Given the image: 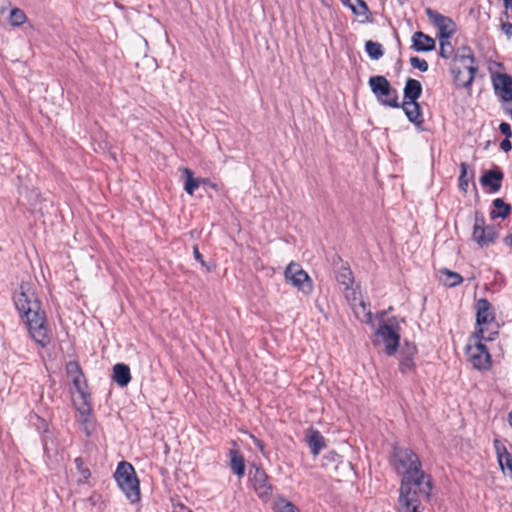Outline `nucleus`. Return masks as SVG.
<instances>
[{
	"label": "nucleus",
	"mask_w": 512,
	"mask_h": 512,
	"mask_svg": "<svg viewBox=\"0 0 512 512\" xmlns=\"http://www.w3.org/2000/svg\"><path fill=\"white\" fill-rule=\"evenodd\" d=\"M493 329L498 331L493 307L487 299H479L476 303V330L473 334L488 335Z\"/></svg>",
	"instance_id": "nucleus-7"
},
{
	"label": "nucleus",
	"mask_w": 512,
	"mask_h": 512,
	"mask_svg": "<svg viewBox=\"0 0 512 512\" xmlns=\"http://www.w3.org/2000/svg\"><path fill=\"white\" fill-rule=\"evenodd\" d=\"M354 310L355 316L363 323L371 321V311L369 306L362 300L355 305L351 306Z\"/></svg>",
	"instance_id": "nucleus-25"
},
{
	"label": "nucleus",
	"mask_w": 512,
	"mask_h": 512,
	"mask_svg": "<svg viewBox=\"0 0 512 512\" xmlns=\"http://www.w3.org/2000/svg\"><path fill=\"white\" fill-rule=\"evenodd\" d=\"M344 6L351 9L352 13L359 18L360 22L365 23L370 19V12L367 4L363 0H341Z\"/></svg>",
	"instance_id": "nucleus-15"
},
{
	"label": "nucleus",
	"mask_w": 512,
	"mask_h": 512,
	"mask_svg": "<svg viewBox=\"0 0 512 512\" xmlns=\"http://www.w3.org/2000/svg\"><path fill=\"white\" fill-rule=\"evenodd\" d=\"M15 305L33 341L41 347L48 346L52 333L41 304L28 284L21 285L20 292L15 296Z\"/></svg>",
	"instance_id": "nucleus-2"
},
{
	"label": "nucleus",
	"mask_w": 512,
	"mask_h": 512,
	"mask_svg": "<svg viewBox=\"0 0 512 512\" xmlns=\"http://www.w3.org/2000/svg\"><path fill=\"white\" fill-rule=\"evenodd\" d=\"M399 334L387 324L380 326L376 333V342L383 343L387 355H393L399 345Z\"/></svg>",
	"instance_id": "nucleus-11"
},
{
	"label": "nucleus",
	"mask_w": 512,
	"mask_h": 512,
	"mask_svg": "<svg viewBox=\"0 0 512 512\" xmlns=\"http://www.w3.org/2000/svg\"><path fill=\"white\" fill-rule=\"evenodd\" d=\"M412 47L419 52L431 51L435 48V40L423 32L414 33Z\"/></svg>",
	"instance_id": "nucleus-17"
},
{
	"label": "nucleus",
	"mask_w": 512,
	"mask_h": 512,
	"mask_svg": "<svg viewBox=\"0 0 512 512\" xmlns=\"http://www.w3.org/2000/svg\"><path fill=\"white\" fill-rule=\"evenodd\" d=\"M78 421L81 424L82 430L85 432V434L87 436L91 435L95 429V424L91 414H86L85 416L79 415Z\"/></svg>",
	"instance_id": "nucleus-31"
},
{
	"label": "nucleus",
	"mask_w": 512,
	"mask_h": 512,
	"mask_svg": "<svg viewBox=\"0 0 512 512\" xmlns=\"http://www.w3.org/2000/svg\"><path fill=\"white\" fill-rule=\"evenodd\" d=\"M504 242L507 244V245H510L512 246V234H509L505 237L504 239Z\"/></svg>",
	"instance_id": "nucleus-45"
},
{
	"label": "nucleus",
	"mask_w": 512,
	"mask_h": 512,
	"mask_svg": "<svg viewBox=\"0 0 512 512\" xmlns=\"http://www.w3.org/2000/svg\"><path fill=\"white\" fill-rule=\"evenodd\" d=\"M472 238L481 248L489 246L497 238L495 229L485 226L484 218L478 213L475 216Z\"/></svg>",
	"instance_id": "nucleus-9"
},
{
	"label": "nucleus",
	"mask_w": 512,
	"mask_h": 512,
	"mask_svg": "<svg viewBox=\"0 0 512 512\" xmlns=\"http://www.w3.org/2000/svg\"><path fill=\"white\" fill-rule=\"evenodd\" d=\"M478 70L474 56L467 47L459 49L453 57L451 73L456 86L469 88Z\"/></svg>",
	"instance_id": "nucleus-3"
},
{
	"label": "nucleus",
	"mask_w": 512,
	"mask_h": 512,
	"mask_svg": "<svg viewBox=\"0 0 512 512\" xmlns=\"http://www.w3.org/2000/svg\"><path fill=\"white\" fill-rule=\"evenodd\" d=\"M450 38H439L440 50L439 54L442 58H449L453 54V47L450 43Z\"/></svg>",
	"instance_id": "nucleus-32"
},
{
	"label": "nucleus",
	"mask_w": 512,
	"mask_h": 512,
	"mask_svg": "<svg viewBox=\"0 0 512 512\" xmlns=\"http://www.w3.org/2000/svg\"><path fill=\"white\" fill-rule=\"evenodd\" d=\"M390 464L402 476L398 512H421V501L429 498L432 484L422 470L418 455L410 448L395 445L390 455Z\"/></svg>",
	"instance_id": "nucleus-1"
},
{
	"label": "nucleus",
	"mask_w": 512,
	"mask_h": 512,
	"mask_svg": "<svg viewBox=\"0 0 512 512\" xmlns=\"http://www.w3.org/2000/svg\"><path fill=\"white\" fill-rule=\"evenodd\" d=\"M474 177V173L471 172L470 178L472 179Z\"/></svg>",
	"instance_id": "nucleus-47"
},
{
	"label": "nucleus",
	"mask_w": 512,
	"mask_h": 512,
	"mask_svg": "<svg viewBox=\"0 0 512 512\" xmlns=\"http://www.w3.org/2000/svg\"><path fill=\"white\" fill-rule=\"evenodd\" d=\"M500 147L503 151L505 152H508L512 149V144L509 140V138L506 137V139H504L501 144H500Z\"/></svg>",
	"instance_id": "nucleus-43"
},
{
	"label": "nucleus",
	"mask_w": 512,
	"mask_h": 512,
	"mask_svg": "<svg viewBox=\"0 0 512 512\" xmlns=\"http://www.w3.org/2000/svg\"><path fill=\"white\" fill-rule=\"evenodd\" d=\"M494 210L490 212L492 219L495 218H506L510 213V206L506 204L501 198H497L493 201Z\"/></svg>",
	"instance_id": "nucleus-24"
},
{
	"label": "nucleus",
	"mask_w": 512,
	"mask_h": 512,
	"mask_svg": "<svg viewBox=\"0 0 512 512\" xmlns=\"http://www.w3.org/2000/svg\"><path fill=\"white\" fill-rule=\"evenodd\" d=\"M275 508L278 512H300L292 502L283 497H279L275 501Z\"/></svg>",
	"instance_id": "nucleus-30"
},
{
	"label": "nucleus",
	"mask_w": 512,
	"mask_h": 512,
	"mask_svg": "<svg viewBox=\"0 0 512 512\" xmlns=\"http://www.w3.org/2000/svg\"><path fill=\"white\" fill-rule=\"evenodd\" d=\"M501 30L507 36L508 39L512 37V24L510 22L502 23Z\"/></svg>",
	"instance_id": "nucleus-40"
},
{
	"label": "nucleus",
	"mask_w": 512,
	"mask_h": 512,
	"mask_svg": "<svg viewBox=\"0 0 512 512\" xmlns=\"http://www.w3.org/2000/svg\"><path fill=\"white\" fill-rule=\"evenodd\" d=\"M410 64L413 68L419 69L422 72H425L428 70V63L424 59H420L418 57H412L410 59Z\"/></svg>",
	"instance_id": "nucleus-37"
},
{
	"label": "nucleus",
	"mask_w": 512,
	"mask_h": 512,
	"mask_svg": "<svg viewBox=\"0 0 512 512\" xmlns=\"http://www.w3.org/2000/svg\"><path fill=\"white\" fill-rule=\"evenodd\" d=\"M230 466L232 471L239 477L245 474V461L243 456L237 450L230 451Z\"/></svg>",
	"instance_id": "nucleus-23"
},
{
	"label": "nucleus",
	"mask_w": 512,
	"mask_h": 512,
	"mask_svg": "<svg viewBox=\"0 0 512 512\" xmlns=\"http://www.w3.org/2000/svg\"><path fill=\"white\" fill-rule=\"evenodd\" d=\"M249 478L257 495L265 501L268 500L272 493V485L268 481L266 472L262 468L255 466L250 470Z\"/></svg>",
	"instance_id": "nucleus-10"
},
{
	"label": "nucleus",
	"mask_w": 512,
	"mask_h": 512,
	"mask_svg": "<svg viewBox=\"0 0 512 512\" xmlns=\"http://www.w3.org/2000/svg\"><path fill=\"white\" fill-rule=\"evenodd\" d=\"M440 272L442 274L441 280L446 286L455 287L463 281L461 275L456 272H452L448 269H443Z\"/></svg>",
	"instance_id": "nucleus-27"
},
{
	"label": "nucleus",
	"mask_w": 512,
	"mask_h": 512,
	"mask_svg": "<svg viewBox=\"0 0 512 512\" xmlns=\"http://www.w3.org/2000/svg\"><path fill=\"white\" fill-rule=\"evenodd\" d=\"M286 281L290 282L302 293L308 295L313 290L312 281L309 275L295 262H291L284 272Z\"/></svg>",
	"instance_id": "nucleus-8"
},
{
	"label": "nucleus",
	"mask_w": 512,
	"mask_h": 512,
	"mask_svg": "<svg viewBox=\"0 0 512 512\" xmlns=\"http://www.w3.org/2000/svg\"><path fill=\"white\" fill-rule=\"evenodd\" d=\"M336 278L344 287H349L354 284L353 274L349 267L342 266L339 268Z\"/></svg>",
	"instance_id": "nucleus-28"
},
{
	"label": "nucleus",
	"mask_w": 512,
	"mask_h": 512,
	"mask_svg": "<svg viewBox=\"0 0 512 512\" xmlns=\"http://www.w3.org/2000/svg\"><path fill=\"white\" fill-rule=\"evenodd\" d=\"M503 178V172L499 168H495L486 171L481 176L480 183L484 188H487L490 193H496L501 188Z\"/></svg>",
	"instance_id": "nucleus-14"
},
{
	"label": "nucleus",
	"mask_w": 512,
	"mask_h": 512,
	"mask_svg": "<svg viewBox=\"0 0 512 512\" xmlns=\"http://www.w3.org/2000/svg\"><path fill=\"white\" fill-rule=\"evenodd\" d=\"M499 130L507 138H510L512 136L511 127H510V125L507 122L500 123Z\"/></svg>",
	"instance_id": "nucleus-39"
},
{
	"label": "nucleus",
	"mask_w": 512,
	"mask_h": 512,
	"mask_svg": "<svg viewBox=\"0 0 512 512\" xmlns=\"http://www.w3.org/2000/svg\"><path fill=\"white\" fill-rule=\"evenodd\" d=\"M307 443L311 448V453L314 456H317L320 451L325 447L324 437L320 434L319 431L311 429L307 434Z\"/></svg>",
	"instance_id": "nucleus-21"
},
{
	"label": "nucleus",
	"mask_w": 512,
	"mask_h": 512,
	"mask_svg": "<svg viewBox=\"0 0 512 512\" xmlns=\"http://www.w3.org/2000/svg\"><path fill=\"white\" fill-rule=\"evenodd\" d=\"M183 175L185 176L184 189L189 195H193L194 191L199 188L201 183H205V179L194 178L193 172L189 168H181Z\"/></svg>",
	"instance_id": "nucleus-22"
},
{
	"label": "nucleus",
	"mask_w": 512,
	"mask_h": 512,
	"mask_svg": "<svg viewBox=\"0 0 512 512\" xmlns=\"http://www.w3.org/2000/svg\"><path fill=\"white\" fill-rule=\"evenodd\" d=\"M113 380L121 387L127 386L131 381V373L128 365L115 364L113 367Z\"/></svg>",
	"instance_id": "nucleus-19"
},
{
	"label": "nucleus",
	"mask_w": 512,
	"mask_h": 512,
	"mask_svg": "<svg viewBox=\"0 0 512 512\" xmlns=\"http://www.w3.org/2000/svg\"><path fill=\"white\" fill-rule=\"evenodd\" d=\"M75 464L78 469L79 474L81 475V481H87L91 476L90 470L83 465V460L81 458L75 459Z\"/></svg>",
	"instance_id": "nucleus-35"
},
{
	"label": "nucleus",
	"mask_w": 512,
	"mask_h": 512,
	"mask_svg": "<svg viewBox=\"0 0 512 512\" xmlns=\"http://www.w3.org/2000/svg\"><path fill=\"white\" fill-rule=\"evenodd\" d=\"M251 438L253 439V442L255 443V445L260 449V451L263 452L264 447H263L262 442L253 436H251Z\"/></svg>",
	"instance_id": "nucleus-44"
},
{
	"label": "nucleus",
	"mask_w": 512,
	"mask_h": 512,
	"mask_svg": "<svg viewBox=\"0 0 512 512\" xmlns=\"http://www.w3.org/2000/svg\"><path fill=\"white\" fill-rule=\"evenodd\" d=\"M66 373L71 380L75 391L78 394L84 395V390L87 389V384L79 364L75 361H70L66 365Z\"/></svg>",
	"instance_id": "nucleus-13"
},
{
	"label": "nucleus",
	"mask_w": 512,
	"mask_h": 512,
	"mask_svg": "<svg viewBox=\"0 0 512 512\" xmlns=\"http://www.w3.org/2000/svg\"><path fill=\"white\" fill-rule=\"evenodd\" d=\"M429 20L438 28V38H450L455 32L454 22L440 13L427 9L426 11Z\"/></svg>",
	"instance_id": "nucleus-12"
},
{
	"label": "nucleus",
	"mask_w": 512,
	"mask_h": 512,
	"mask_svg": "<svg viewBox=\"0 0 512 512\" xmlns=\"http://www.w3.org/2000/svg\"><path fill=\"white\" fill-rule=\"evenodd\" d=\"M172 512H193V511L181 503H176L173 505Z\"/></svg>",
	"instance_id": "nucleus-41"
},
{
	"label": "nucleus",
	"mask_w": 512,
	"mask_h": 512,
	"mask_svg": "<svg viewBox=\"0 0 512 512\" xmlns=\"http://www.w3.org/2000/svg\"><path fill=\"white\" fill-rule=\"evenodd\" d=\"M508 423H509V425H510V426H511V428H512V410H511V411L509 412V414H508Z\"/></svg>",
	"instance_id": "nucleus-46"
},
{
	"label": "nucleus",
	"mask_w": 512,
	"mask_h": 512,
	"mask_svg": "<svg viewBox=\"0 0 512 512\" xmlns=\"http://www.w3.org/2000/svg\"><path fill=\"white\" fill-rule=\"evenodd\" d=\"M460 170H461V173H460V176H459V188L464 193H466L467 190H468V179H467L468 166H467V164L465 162H462L460 164Z\"/></svg>",
	"instance_id": "nucleus-34"
},
{
	"label": "nucleus",
	"mask_w": 512,
	"mask_h": 512,
	"mask_svg": "<svg viewBox=\"0 0 512 512\" xmlns=\"http://www.w3.org/2000/svg\"><path fill=\"white\" fill-rule=\"evenodd\" d=\"M80 401H75L76 409L79 413V415L85 416L86 414H91L92 407L89 400V393L87 392V389L84 390L83 394H78Z\"/></svg>",
	"instance_id": "nucleus-26"
},
{
	"label": "nucleus",
	"mask_w": 512,
	"mask_h": 512,
	"mask_svg": "<svg viewBox=\"0 0 512 512\" xmlns=\"http://www.w3.org/2000/svg\"><path fill=\"white\" fill-rule=\"evenodd\" d=\"M114 478L118 487L131 503H136L140 500V483L135 469L130 463L126 461L120 462L114 473Z\"/></svg>",
	"instance_id": "nucleus-5"
},
{
	"label": "nucleus",
	"mask_w": 512,
	"mask_h": 512,
	"mask_svg": "<svg viewBox=\"0 0 512 512\" xmlns=\"http://www.w3.org/2000/svg\"><path fill=\"white\" fill-rule=\"evenodd\" d=\"M26 21V15L25 13L18 9L14 8L10 12V23L13 26H20Z\"/></svg>",
	"instance_id": "nucleus-33"
},
{
	"label": "nucleus",
	"mask_w": 512,
	"mask_h": 512,
	"mask_svg": "<svg viewBox=\"0 0 512 512\" xmlns=\"http://www.w3.org/2000/svg\"><path fill=\"white\" fill-rule=\"evenodd\" d=\"M365 50L370 58L378 60L383 56V47L378 42L367 41L365 44Z\"/></svg>",
	"instance_id": "nucleus-29"
},
{
	"label": "nucleus",
	"mask_w": 512,
	"mask_h": 512,
	"mask_svg": "<svg viewBox=\"0 0 512 512\" xmlns=\"http://www.w3.org/2000/svg\"><path fill=\"white\" fill-rule=\"evenodd\" d=\"M498 335V331L493 329L488 335L472 334L466 346V354L473 367L476 369H488L491 365V357L487 347L483 344L485 341H493Z\"/></svg>",
	"instance_id": "nucleus-4"
},
{
	"label": "nucleus",
	"mask_w": 512,
	"mask_h": 512,
	"mask_svg": "<svg viewBox=\"0 0 512 512\" xmlns=\"http://www.w3.org/2000/svg\"><path fill=\"white\" fill-rule=\"evenodd\" d=\"M193 254H194V257L197 261H199L201 263L202 266L206 267V262L204 261L199 249L197 246H194L193 248Z\"/></svg>",
	"instance_id": "nucleus-42"
},
{
	"label": "nucleus",
	"mask_w": 512,
	"mask_h": 512,
	"mask_svg": "<svg viewBox=\"0 0 512 512\" xmlns=\"http://www.w3.org/2000/svg\"><path fill=\"white\" fill-rule=\"evenodd\" d=\"M369 86L377 100L384 106L398 108L397 91L392 88L384 76H373L369 79Z\"/></svg>",
	"instance_id": "nucleus-6"
},
{
	"label": "nucleus",
	"mask_w": 512,
	"mask_h": 512,
	"mask_svg": "<svg viewBox=\"0 0 512 512\" xmlns=\"http://www.w3.org/2000/svg\"><path fill=\"white\" fill-rule=\"evenodd\" d=\"M416 351V347L412 344H406L402 348L399 369L403 374L414 369L413 357L416 354Z\"/></svg>",
	"instance_id": "nucleus-16"
},
{
	"label": "nucleus",
	"mask_w": 512,
	"mask_h": 512,
	"mask_svg": "<svg viewBox=\"0 0 512 512\" xmlns=\"http://www.w3.org/2000/svg\"><path fill=\"white\" fill-rule=\"evenodd\" d=\"M344 290L347 301L350 303L351 306L355 305V302L359 300V293L357 292V290L353 287V285L349 287H344Z\"/></svg>",
	"instance_id": "nucleus-36"
},
{
	"label": "nucleus",
	"mask_w": 512,
	"mask_h": 512,
	"mask_svg": "<svg viewBox=\"0 0 512 512\" xmlns=\"http://www.w3.org/2000/svg\"><path fill=\"white\" fill-rule=\"evenodd\" d=\"M421 93V83L416 79L409 78L404 87V101H417Z\"/></svg>",
	"instance_id": "nucleus-20"
},
{
	"label": "nucleus",
	"mask_w": 512,
	"mask_h": 512,
	"mask_svg": "<svg viewBox=\"0 0 512 512\" xmlns=\"http://www.w3.org/2000/svg\"><path fill=\"white\" fill-rule=\"evenodd\" d=\"M499 464L502 470H504L505 468L508 470V476L510 477L512 466L511 456L508 453H506L504 456H499Z\"/></svg>",
	"instance_id": "nucleus-38"
},
{
	"label": "nucleus",
	"mask_w": 512,
	"mask_h": 512,
	"mask_svg": "<svg viewBox=\"0 0 512 512\" xmlns=\"http://www.w3.org/2000/svg\"><path fill=\"white\" fill-rule=\"evenodd\" d=\"M402 109L405 112V115L417 126H420L423 123V117L420 110V106L417 101H404L402 104Z\"/></svg>",
	"instance_id": "nucleus-18"
}]
</instances>
